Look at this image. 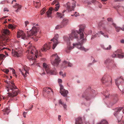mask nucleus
I'll return each instance as SVG.
<instances>
[{"mask_svg":"<svg viewBox=\"0 0 124 124\" xmlns=\"http://www.w3.org/2000/svg\"><path fill=\"white\" fill-rule=\"evenodd\" d=\"M17 36L18 38H21L24 39H26V36L23 31H18L17 33Z\"/></svg>","mask_w":124,"mask_h":124,"instance_id":"obj_16","label":"nucleus"},{"mask_svg":"<svg viewBox=\"0 0 124 124\" xmlns=\"http://www.w3.org/2000/svg\"><path fill=\"white\" fill-rule=\"evenodd\" d=\"M4 82L7 83L6 85V89L8 92H11L8 93V96L11 98H13L16 96L19 93V91L15 85V84L11 81H8L5 80Z\"/></svg>","mask_w":124,"mask_h":124,"instance_id":"obj_2","label":"nucleus"},{"mask_svg":"<svg viewBox=\"0 0 124 124\" xmlns=\"http://www.w3.org/2000/svg\"><path fill=\"white\" fill-rule=\"evenodd\" d=\"M51 43L49 44H46L44 45L42 48L41 49V50L42 51H46L47 50L49 49L51 47Z\"/></svg>","mask_w":124,"mask_h":124,"instance_id":"obj_18","label":"nucleus"},{"mask_svg":"<svg viewBox=\"0 0 124 124\" xmlns=\"http://www.w3.org/2000/svg\"><path fill=\"white\" fill-rule=\"evenodd\" d=\"M58 0H54L52 3V4L53 5H54L55 3H57V4L58 3Z\"/></svg>","mask_w":124,"mask_h":124,"instance_id":"obj_50","label":"nucleus"},{"mask_svg":"<svg viewBox=\"0 0 124 124\" xmlns=\"http://www.w3.org/2000/svg\"><path fill=\"white\" fill-rule=\"evenodd\" d=\"M102 83L103 84H106L108 81H110L111 82L110 85H111V77L107 74H106L101 79Z\"/></svg>","mask_w":124,"mask_h":124,"instance_id":"obj_10","label":"nucleus"},{"mask_svg":"<svg viewBox=\"0 0 124 124\" xmlns=\"http://www.w3.org/2000/svg\"><path fill=\"white\" fill-rule=\"evenodd\" d=\"M96 61L94 59L93 60V61L92 62V63H94L95 62H96Z\"/></svg>","mask_w":124,"mask_h":124,"instance_id":"obj_62","label":"nucleus"},{"mask_svg":"<svg viewBox=\"0 0 124 124\" xmlns=\"http://www.w3.org/2000/svg\"><path fill=\"white\" fill-rule=\"evenodd\" d=\"M20 71L21 72L22 75L24 76V77H26L27 73L28 72L27 68H24V70H23L22 71L20 69H19Z\"/></svg>","mask_w":124,"mask_h":124,"instance_id":"obj_24","label":"nucleus"},{"mask_svg":"<svg viewBox=\"0 0 124 124\" xmlns=\"http://www.w3.org/2000/svg\"><path fill=\"white\" fill-rule=\"evenodd\" d=\"M4 11H7L8 12V11H9V10L7 8H4Z\"/></svg>","mask_w":124,"mask_h":124,"instance_id":"obj_58","label":"nucleus"},{"mask_svg":"<svg viewBox=\"0 0 124 124\" xmlns=\"http://www.w3.org/2000/svg\"><path fill=\"white\" fill-rule=\"evenodd\" d=\"M38 31L37 28L33 26L31 30L28 33V37L33 39L35 41H37L39 39L38 36H36Z\"/></svg>","mask_w":124,"mask_h":124,"instance_id":"obj_3","label":"nucleus"},{"mask_svg":"<svg viewBox=\"0 0 124 124\" xmlns=\"http://www.w3.org/2000/svg\"><path fill=\"white\" fill-rule=\"evenodd\" d=\"M32 56V55H31V56L30 57H28V58H29V60H31V59L32 60H35L36 59V57L35 58L34 57H33Z\"/></svg>","mask_w":124,"mask_h":124,"instance_id":"obj_45","label":"nucleus"},{"mask_svg":"<svg viewBox=\"0 0 124 124\" xmlns=\"http://www.w3.org/2000/svg\"><path fill=\"white\" fill-rule=\"evenodd\" d=\"M8 28L10 29H13L15 28V26L12 24H9L8 25Z\"/></svg>","mask_w":124,"mask_h":124,"instance_id":"obj_37","label":"nucleus"},{"mask_svg":"<svg viewBox=\"0 0 124 124\" xmlns=\"http://www.w3.org/2000/svg\"><path fill=\"white\" fill-rule=\"evenodd\" d=\"M26 113L25 112H23V117H24V118H25L26 117Z\"/></svg>","mask_w":124,"mask_h":124,"instance_id":"obj_56","label":"nucleus"},{"mask_svg":"<svg viewBox=\"0 0 124 124\" xmlns=\"http://www.w3.org/2000/svg\"><path fill=\"white\" fill-rule=\"evenodd\" d=\"M15 54L17 57H19L20 56V54L18 52L16 51L15 52Z\"/></svg>","mask_w":124,"mask_h":124,"instance_id":"obj_48","label":"nucleus"},{"mask_svg":"<svg viewBox=\"0 0 124 124\" xmlns=\"http://www.w3.org/2000/svg\"><path fill=\"white\" fill-rule=\"evenodd\" d=\"M63 38L64 41L67 43V44L68 45V46L67 47V49L68 50H66V52L67 53H69L70 52L69 50L72 49L74 47H72L70 46V38H69L68 37L66 36H64Z\"/></svg>","mask_w":124,"mask_h":124,"instance_id":"obj_13","label":"nucleus"},{"mask_svg":"<svg viewBox=\"0 0 124 124\" xmlns=\"http://www.w3.org/2000/svg\"><path fill=\"white\" fill-rule=\"evenodd\" d=\"M70 2H68L66 4V7L69 11H71L74 10L76 7V2L74 0H71Z\"/></svg>","mask_w":124,"mask_h":124,"instance_id":"obj_5","label":"nucleus"},{"mask_svg":"<svg viewBox=\"0 0 124 124\" xmlns=\"http://www.w3.org/2000/svg\"><path fill=\"white\" fill-rule=\"evenodd\" d=\"M7 49V48L3 47L2 48L1 47H0V52L1 53H2V52H3V51L4 50Z\"/></svg>","mask_w":124,"mask_h":124,"instance_id":"obj_47","label":"nucleus"},{"mask_svg":"<svg viewBox=\"0 0 124 124\" xmlns=\"http://www.w3.org/2000/svg\"><path fill=\"white\" fill-rule=\"evenodd\" d=\"M101 47L104 49L106 50H110L111 48V46L110 45H109L108 47L106 45H102Z\"/></svg>","mask_w":124,"mask_h":124,"instance_id":"obj_29","label":"nucleus"},{"mask_svg":"<svg viewBox=\"0 0 124 124\" xmlns=\"http://www.w3.org/2000/svg\"><path fill=\"white\" fill-rule=\"evenodd\" d=\"M93 96L92 92L89 90H85L84 92L83 95V97L85 98L86 100H89L91 97Z\"/></svg>","mask_w":124,"mask_h":124,"instance_id":"obj_8","label":"nucleus"},{"mask_svg":"<svg viewBox=\"0 0 124 124\" xmlns=\"http://www.w3.org/2000/svg\"><path fill=\"white\" fill-rule=\"evenodd\" d=\"M61 95L64 96L65 97L67 96V94L68 93V91L67 90L64 89L62 91L60 92Z\"/></svg>","mask_w":124,"mask_h":124,"instance_id":"obj_27","label":"nucleus"},{"mask_svg":"<svg viewBox=\"0 0 124 124\" xmlns=\"http://www.w3.org/2000/svg\"><path fill=\"white\" fill-rule=\"evenodd\" d=\"M123 108L122 107H120L116 109V111L114 114V115L117 118L119 124H124V121H122L121 120V118L122 116L119 114H118V113L120 112Z\"/></svg>","mask_w":124,"mask_h":124,"instance_id":"obj_4","label":"nucleus"},{"mask_svg":"<svg viewBox=\"0 0 124 124\" xmlns=\"http://www.w3.org/2000/svg\"><path fill=\"white\" fill-rule=\"evenodd\" d=\"M121 29L123 31H124V26L122 28H121Z\"/></svg>","mask_w":124,"mask_h":124,"instance_id":"obj_63","label":"nucleus"},{"mask_svg":"<svg viewBox=\"0 0 124 124\" xmlns=\"http://www.w3.org/2000/svg\"><path fill=\"white\" fill-rule=\"evenodd\" d=\"M120 88H119V89L121 91H122V93L123 94L124 93V88H123L121 86H120Z\"/></svg>","mask_w":124,"mask_h":124,"instance_id":"obj_44","label":"nucleus"},{"mask_svg":"<svg viewBox=\"0 0 124 124\" xmlns=\"http://www.w3.org/2000/svg\"><path fill=\"white\" fill-rule=\"evenodd\" d=\"M82 123V119L81 118L79 117L76 119L75 124H81Z\"/></svg>","mask_w":124,"mask_h":124,"instance_id":"obj_26","label":"nucleus"},{"mask_svg":"<svg viewBox=\"0 0 124 124\" xmlns=\"http://www.w3.org/2000/svg\"><path fill=\"white\" fill-rule=\"evenodd\" d=\"M43 66L44 69L47 73H51V74H54L55 72L54 70H52L50 68V67L49 65H47L45 63L43 64Z\"/></svg>","mask_w":124,"mask_h":124,"instance_id":"obj_9","label":"nucleus"},{"mask_svg":"<svg viewBox=\"0 0 124 124\" xmlns=\"http://www.w3.org/2000/svg\"><path fill=\"white\" fill-rule=\"evenodd\" d=\"M107 0H101L102 2L104 4H105L106 3L104 2H105Z\"/></svg>","mask_w":124,"mask_h":124,"instance_id":"obj_59","label":"nucleus"},{"mask_svg":"<svg viewBox=\"0 0 124 124\" xmlns=\"http://www.w3.org/2000/svg\"><path fill=\"white\" fill-rule=\"evenodd\" d=\"M63 27H64L63 26L61 23L60 24L58 25H56L55 27V29L56 30H58L61 28H62Z\"/></svg>","mask_w":124,"mask_h":124,"instance_id":"obj_35","label":"nucleus"},{"mask_svg":"<svg viewBox=\"0 0 124 124\" xmlns=\"http://www.w3.org/2000/svg\"><path fill=\"white\" fill-rule=\"evenodd\" d=\"M113 57H118L119 58H123L124 57V54H122L121 50H117L112 55Z\"/></svg>","mask_w":124,"mask_h":124,"instance_id":"obj_11","label":"nucleus"},{"mask_svg":"<svg viewBox=\"0 0 124 124\" xmlns=\"http://www.w3.org/2000/svg\"><path fill=\"white\" fill-rule=\"evenodd\" d=\"M9 69H10L11 70H12V74H13L14 76H15V77H17V76L15 74V70L12 68H10Z\"/></svg>","mask_w":124,"mask_h":124,"instance_id":"obj_39","label":"nucleus"},{"mask_svg":"<svg viewBox=\"0 0 124 124\" xmlns=\"http://www.w3.org/2000/svg\"><path fill=\"white\" fill-rule=\"evenodd\" d=\"M107 20L108 21H112V19L111 18H108L107 19Z\"/></svg>","mask_w":124,"mask_h":124,"instance_id":"obj_57","label":"nucleus"},{"mask_svg":"<svg viewBox=\"0 0 124 124\" xmlns=\"http://www.w3.org/2000/svg\"><path fill=\"white\" fill-rule=\"evenodd\" d=\"M59 74L60 75H62L63 77H65L66 76V74H63V73L62 72H59Z\"/></svg>","mask_w":124,"mask_h":124,"instance_id":"obj_49","label":"nucleus"},{"mask_svg":"<svg viewBox=\"0 0 124 124\" xmlns=\"http://www.w3.org/2000/svg\"><path fill=\"white\" fill-rule=\"evenodd\" d=\"M25 27H26L27 25L29 23V22L28 21H25Z\"/></svg>","mask_w":124,"mask_h":124,"instance_id":"obj_53","label":"nucleus"},{"mask_svg":"<svg viewBox=\"0 0 124 124\" xmlns=\"http://www.w3.org/2000/svg\"><path fill=\"white\" fill-rule=\"evenodd\" d=\"M62 81V80L61 79H59L58 80V82L59 83V85L61 84Z\"/></svg>","mask_w":124,"mask_h":124,"instance_id":"obj_54","label":"nucleus"},{"mask_svg":"<svg viewBox=\"0 0 124 124\" xmlns=\"http://www.w3.org/2000/svg\"><path fill=\"white\" fill-rule=\"evenodd\" d=\"M46 12V9L45 8H44L41 11V15H43Z\"/></svg>","mask_w":124,"mask_h":124,"instance_id":"obj_43","label":"nucleus"},{"mask_svg":"<svg viewBox=\"0 0 124 124\" xmlns=\"http://www.w3.org/2000/svg\"><path fill=\"white\" fill-rule=\"evenodd\" d=\"M69 22V20L68 19L64 18L62 20L61 23L64 27L68 24Z\"/></svg>","mask_w":124,"mask_h":124,"instance_id":"obj_19","label":"nucleus"},{"mask_svg":"<svg viewBox=\"0 0 124 124\" xmlns=\"http://www.w3.org/2000/svg\"><path fill=\"white\" fill-rule=\"evenodd\" d=\"M74 15L75 16L77 17L79 15V13L76 12H75Z\"/></svg>","mask_w":124,"mask_h":124,"instance_id":"obj_51","label":"nucleus"},{"mask_svg":"<svg viewBox=\"0 0 124 124\" xmlns=\"http://www.w3.org/2000/svg\"><path fill=\"white\" fill-rule=\"evenodd\" d=\"M13 7L15 8H17V9L16 10V12H18L19 11V10H20L22 7V6L20 5L19 4L17 3H16L15 5L13 6Z\"/></svg>","mask_w":124,"mask_h":124,"instance_id":"obj_21","label":"nucleus"},{"mask_svg":"<svg viewBox=\"0 0 124 124\" xmlns=\"http://www.w3.org/2000/svg\"><path fill=\"white\" fill-rule=\"evenodd\" d=\"M104 63L107 64L109 63L110 68H115L116 67V65L115 64L114 61L109 58L107 59L104 61Z\"/></svg>","mask_w":124,"mask_h":124,"instance_id":"obj_12","label":"nucleus"},{"mask_svg":"<svg viewBox=\"0 0 124 124\" xmlns=\"http://www.w3.org/2000/svg\"><path fill=\"white\" fill-rule=\"evenodd\" d=\"M117 9L118 12H122L124 11V7L118 5L117 7Z\"/></svg>","mask_w":124,"mask_h":124,"instance_id":"obj_25","label":"nucleus"},{"mask_svg":"<svg viewBox=\"0 0 124 124\" xmlns=\"http://www.w3.org/2000/svg\"><path fill=\"white\" fill-rule=\"evenodd\" d=\"M97 36L96 34H95L94 35H93L92 36L91 39H93L96 38V37Z\"/></svg>","mask_w":124,"mask_h":124,"instance_id":"obj_55","label":"nucleus"},{"mask_svg":"<svg viewBox=\"0 0 124 124\" xmlns=\"http://www.w3.org/2000/svg\"><path fill=\"white\" fill-rule=\"evenodd\" d=\"M66 64H68V66L69 67H71L72 66V65L71 63L70 62H68L66 61H64L62 65H65Z\"/></svg>","mask_w":124,"mask_h":124,"instance_id":"obj_32","label":"nucleus"},{"mask_svg":"<svg viewBox=\"0 0 124 124\" xmlns=\"http://www.w3.org/2000/svg\"><path fill=\"white\" fill-rule=\"evenodd\" d=\"M59 85L60 87V92H61V91H62L64 89V87L61 84H59Z\"/></svg>","mask_w":124,"mask_h":124,"instance_id":"obj_40","label":"nucleus"},{"mask_svg":"<svg viewBox=\"0 0 124 124\" xmlns=\"http://www.w3.org/2000/svg\"><path fill=\"white\" fill-rule=\"evenodd\" d=\"M33 3L36 8H38L40 5V4L39 2L33 1Z\"/></svg>","mask_w":124,"mask_h":124,"instance_id":"obj_33","label":"nucleus"},{"mask_svg":"<svg viewBox=\"0 0 124 124\" xmlns=\"http://www.w3.org/2000/svg\"><path fill=\"white\" fill-rule=\"evenodd\" d=\"M113 25L115 26V28L116 30V31L117 32H118L119 30L121 29V28L117 27H116V25L114 23H113L112 24Z\"/></svg>","mask_w":124,"mask_h":124,"instance_id":"obj_36","label":"nucleus"},{"mask_svg":"<svg viewBox=\"0 0 124 124\" xmlns=\"http://www.w3.org/2000/svg\"><path fill=\"white\" fill-rule=\"evenodd\" d=\"M2 71L6 74L8 73L9 71V70L7 69L3 70Z\"/></svg>","mask_w":124,"mask_h":124,"instance_id":"obj_46","label":"nucleus"},{"mask_svg":"<svg viewBox=\"0 0 124 124\" xmlns=\"http://www.w3.org/2000/svg\"><path fill=\"white\" fill-rule=\"evenodd\" d=\"M121 43L123 44H124V40L122 39L121 40Z\"/></svg>","mask_w":124,"mask_h":124,"instance_id":"obj_61","label":"nucleus"},{"mask_svg":"<svg viewBox=\"0 0 124 124\" xmlns=\"http://www.w3.org/2000/svg\"><path fill=\"white\" fill-rule=\"evenodd\" d=\"M58 37L59 36L58 34H56L54 37L51 40V41H53L54 43V44L53 45L52 47V48L53 49H54L55 48L57 44L59 43L58 40Z\"/></svg>","mask_w":124,"mask_h":124,"instance_id":"obj_14","label":"nucleus"},{"mask_svg":"<svg viewBox=\"0 0 124 124\" xmlns=\"http://www.w3.org/2000/svg\"><path fill=\"white\" fill-rule=\"evenodd\" d=\"M99 26H100V27L101 29L102 30L104 31H106V28L104 24H101V23H100L99 24Z\"/></svg>","mask_w":124,"mask_h":124,"instance_id":"obj_30","label":"nucleus"},{"mask_svg":"<svg viewBox=\"0 0 124 124\" xmlns=\"http://www.w3.org/2000/svg\"><path fill=\"white\" fill-rule=\"evenodd\" d=\"M10 41V40L7 38H3L0 40V46L3 47L5 46V44Z\"/></svg>","mask_w":124,"mask_h":124,"instance_id":"obj_17","label":"nucleus"},{"mask_svg":"<svg viewBox=\"0 0 124 124\" xmlns=\"http://www.w3.org/2000/svg\"><path fill=\"white\" fill-rule=\"evenodd\" d=\"M31 53L32 54H35V56L36 58H37L38 52L35 48H34L33 49H32L31 51Z\"/></svg>","mask_w":124,"mask_h":124,"instance_id":"obj_23","label":"nucleus"},{"mask_svg":"<svg viewBox=\"0 0 124 124\" xmlns=\"http://www.w3.org/2000/svg\"><path fill=\"white\" fill-rule=\"evenodd\" d=\"M92 63H89V64H88V66H90L91 65H92Z\"/></svg>","mask_w":124,"mask_h":124,"instance_id":"obj_64","label":"nucleus"},{"mask_svg":"<svg viewBox=\"0 0 124 124\" xmlns=\"http://www.w3.org/2000/svg\"><path fill=\"white\" fill-rule=\"evenodd\" d=\"M1 33L3 35H8L10 33V31L8 29H2L1 31Z\"/></svg>","mask_w":124,"mask_h":124,"instance_id":"obj_20","label":"nucleus"},{"mask_svg":"<svg viewBox=\"0 0 124 124\" xmlns=\"http://www.w3.org/2000/svg\"><path fill=\"white\" fill-rule=\"evenodd\" d=\"M5 112L4 113V114H8L9 112H10V110L8 108H5Z\"/></svg>","mask_w":124,"mask_h":124,"instance_id":"obj_41","label":"nucleus"},{"mask_svg":"<svg viewBox=\"0 0 124 124\" xmlns=\"http://www.w3.org/2000/svg\"><path fill=\"white\" fill-rule=\"evenodd\" d=\"M97 124H108L107 121L105 119L102 120L100 122L98 123Z\"/></svg>","mask_w":124,"mask_h":124,"instance_id":"obj_31","label":"nucleus"},{"mask_svg":"<svg viewBox=\"0 0 124 124\" xmlns=\"http://www.w3.org/2000/svg\"><path fill=\"white\" fill-rule=\"evenodd\" d=\"M115 81L116 85L117 86L118 88H119V86H120V85H121L123 82H124V79L122 77H120L116 79H115Z\"/></svg>","mask_w":124,"mask_h":124,"instance_id":"obj_15","label":"nucleus"},{"mask_svg":"<svg viewBox=\"0 0 124 124\" xmlns=\"http://www.w3.org/2000/svg\"><path fill=\"white\" fill-rule=\"evenodd\" d=\"M59 104H61L63 106L64 108H66V105L63 102H62L61 100L59 101Z\"/></svg>","mask_w":124,"mask_h":124,"instance_id":"obj_34","label":"nucleus"},{"mask_svg":"<svg viewBox=\"0 0 124 124\" xmlns=\"http://www.w3.org/2000/svg\"><path fill=\"white\" fill-rule=\"evenodd\" d=\"M64 15V14H62L61 13L57 12L56 15V17L61 18Z\"/></svg>","mask_w":124,"mask_h":124,"instance_id":"obj_28","label":"nucleus"},{"mask_svg":"<svg viewBox=\"0 0 124 124\" xmlns=\"http://www.w3.org/2000/svg\"><path fill=\"white\" fill-rule=\"evenodd\" d=\"M79 31L74 30L72 31L71 33L70 34L69 37L70 39L72 40L74 38L77 39L78 37V34H80V39H83L80 41L78 40V43L75 44H73V47L74 46L77 47V48L80 49L81 50L86 51L85 49L82 45L83 43L86 41V38L83 39L84 37V34L83 32L85 28V26L84 25H79Z\"/></svg>","mask_w":124,"mask_h":124,"instance_id":"obj_1","label":"nucleus"},{"mask_svg":"<svg viewBox=\"0 0 124 124\" xmlns=\"http://www.w3.org/2000/svg\"><path fill=\"white\" fill-rule=\"evenodd\" d=\"M6 57L5 55L3 54H0V60H3Z\"/></svg>","mask_w":124,"mask_h":124,"instance_id":"obj_38","label":"nucleus"},{"mask_svg":"<svg viewBox=\"0 0 124 124\" xmlns=\"http://www.w3.org/2000/svg\"><path fill=\"white\" fill-rule=\"evenodd\" d=\"M98 33L100 34L101 35H103L105 37H107V38H108V35H104V33L101 31L98 32Z\"/></svg>","mask_w":124,"mask_h":124,"instance_id":"obj_42","label":"nucleus"},{"mask_svg":"<svg viewBox=\"0 0 124 124\" xmlns=\"http://www.w3.org/2000/svg\"><path fill=\"white\" fill-rule=\"evenodd\" d=\"M52 57H53V58H55L54 61H51V62L52 64L54 66H57L59 64L61 61L60 58L56 54H53Z\"/></svg>","mask_w":124,"mask_h":124,"instance_id":"obj_7","label":"nucleus"},{"mask_svg":"<svg viewBox=\"0 0 124 124\" xmlns=\"http://www.w3.org/2000/svg\"><path fill=\"white\" fill-rule=\"evenodd\" d=\"M43 90L48 93H49L51 92H52L53 93V91L52 89L50 88L49 87H47L44 88Z\"/></svg>","mask_w":124,"mask_h":124,"instance_id":"obj_22","label":"nucleus"},{"mask_svg":"<svg viewBox=\"0 0 124 124\" xmlns=\"http://www.w3.org/2000/svg\"><path fill=\"white\" fill-rule=\"evenodd\" d=\"M118 100V99L117 97H116L114 100V101H115V103H116V102Z\"/></svg>","mask_w":124,"mask_h":124,"instance_id":"obj_52","label":"nucleus"},{"mask_svg":"<svg viewBox=\"0 0 124 124\" xmlns=\"http://www.w3.org/2000/svg\"><path fill=\"white\" fill-rule=\"evenodd\" d=\"M61 117V116L60 115H59L58 116V120L60 121L61 120V119H60V118Z\"/></svg>","mask_w":124,"mask_h":124,"instance_id":"obj_60","label":"nucleus"},{"mask_svg":"<svg viewBox=\"0 0 124 124\" xmlns=\"http://www.w3.org/2000/svg\"><path fill=\"white\" fill-rule=\"evenodd\" d=\"M59 5V3L56 4L55 5L56 7L54 8L52 7L50 8L48 11H47L46 14L47 17H48L52 18L51 14L52 11L53 12L57 11L58 10L60 7V6Z\"/></svg>","mask_w":124,"mask_h":124,"instance_id":"obj_6","label":"nucleus"}]
</instances>
